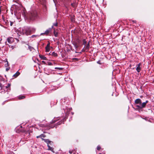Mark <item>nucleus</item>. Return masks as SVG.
Wrapping results in <instances>:
<instances>
[{
  "label": "nucleus",
  "instance_id": "f257e3e1",
  "mask_svg": "<svg viewBox=\"0 0 154 154\" xmlns=\"http://www.w3.org/2000/svg\"><path fill=\"white\" fill-rule=\"evenodd\" d=\"M26 10L24 8L21 6L16 7V9L14 11V14L18 19H20L21 17V14L24 17L26 16Z\"/></svg>",
  "mask_w": 154,
  "mask_h": 154
},
{
  "label": "nucleus",
  "instance_id": "f03ea898",
  "mask_svg": "<svg viewBox=\"0 0 154 154\" xmlns=\"http://www.w3.org/2000/svg\"><path fill=\"white\" fill-rule=\"evenodd\" d=\"M35 29L33 27H25L22 29V32L27 35L35 32Z\"/></svg>",
  "mask_w": 154,
  "mask_h": 154
},
{
  "label": "nucleus",
  "instance_id": "7ed1b4c3",
  "mask_svg": "<svg viewBox=\"0 0 154 154\" xmlns=\"http://www.w3.org/2000/svg\"><path fill=\"white\" fill-rule=\"evenodd\" d=\"M30 19L33 20L36 19L38 17L37 12L36 11H32L29 14Z\"/></svg>",
  "mask_w": 154,
  "mask_h": 154
},
{
  "label": "nucleus",
  "instance_id": "20e7f679",
  "mask_svg": "<svg viewBox=\"0 0 154 154\" xmlns=\"http://www.w3.org/2000/svg\"><path fill=\"white\" fill-rule=\"evenodd\" d=\"M51 28H49L47 29L45 32L41 33V35H48L49 33L51 32Z\"/></svg>",
  "mask_w": 154,
  "mask_h": 154
},
{
  "label": "nucleus",
  "instance_id": "39448f33",
  "mask_svg": "<svg viewBox=\"0 0 154 154\" xmlns=\"http://www.w3.org/2000/svg\"><path fill=\"white\" fill-rule=\"evenodd\" d=\"M45 52H48L50 51V43L49 42L45 48Z\"/></svg>",
  "mask_w": 154,
  "mask_h": 154
},
{
  "label": "nucleus",
  "instance_id": "423d86ee",
  "mask_svg": "<svg viewBox=\"0 0 154 154\" xmlns=\"http://www.w3.org/2000/svg\"><path fill=\"white\" fill-rule=\"evenodd\" d=\"M7 41L9 44H11L14 41V38L12 37H9L8 38Z\"/></svg>",
  "mask_w": 154,
  "mask_h": 154
},
{
  "label": "nucleus",
  "instance_id": "0eeeda50",
  "mask_svg": "<svg viewBox=\"0 0 154 154\" xmlns=\"http://www.w3.org/2000/svg\"><path fill=\"white\" fill-rule=\"evenodd\" d=\"M141 63H139L136 66V70L138 72H139L141 70Z\"/></svg>",
  "mask_w": 154,
  "mask_h": 154
},
{
  "label": "nucleus",
  "instance_id": "6e6552de",
  "mask_svg": "<svg viewBox=\"0 0 154 154\" xmlns=\"http://www.w3.org/2000/svg\"><path fill=\"white\" fill-rule=\"evenodd\" d=\"M148 100H146L145 102L143 103L141 105L140 107V109H142L146 105V104L148 103Z\"/></svg>",
  "mask_w": 154,
  "mask_h": 154
},
{
  "label": "nucleus",
  "instance_id": "1a4fd4ad",
  "mask_svg": "<svg viewBox=\"0 0 154 154\" xmlns=\"http://www.w3.org/2000/svg\"><path fill=\"white\" fill-rule=\"evenodd\" d=\"M134 102L136 104H139L140 105H141L142 103L141 100L140 99H136L135 100Z\"/></svg>",
  "mask_w": 154,
  "mask_h": 154
},
{
  "label": "nucleus",
  "instance_id": "9d476101",
  "mask_svg": "<svg viewBox=\"0 0 154 154\" xmlns=\"http://www.w3.org/2000/svg\"><path fill=\"white\" fill-rule=\"evenodd\" d=\"M40 58L42 60H47V58L44 56L42 55H39Z\"/></svg>",
  "mask_w": 154,
  "mask_h": 154
},
{
  "label": "nucleus",
  "instance_id": "9b49d317",
  "mask_svg": "<svg viewBox=\"0 0 154 154\" xmlns=\"http://www.w3.org/2000/svg\"><path fill=\"white\" fill-rule=\"evenodd\" d=\"M50 142V141H48V149L49 150H51V151H52V152H53V150H54V149L53 147H51L49 145V144H48V143H49Z\"/></svg>",
  "mask_w": 154,
  "mask_h": 154
},
{
  "label": "nucleus",
  "instance_id": "f8f14e48",
  "mask_svg": "<svg viewBox=\"0 0 154 154\" xmlns=\"http://www.w3.org/2000/svg\"><path fill=\"white\" fill-rule=\"evenodd\" d=\"M51 55L52 56H53L54 57H57L58 56V54H57L55 52H53L51 54Z\"/></svg>",
  "mask_w": 154,
  "mask_h": 154
},
{
  "label": "nucleus",
  "instance_id": "ddd939ff",
  "mask_svg": "<svg viewBox=\"0 0 154 154\" xmlns=\"http://www.w3.org/2000/svg\"><path fill=\"white\" fill-rule=\"evenodd\" d=\"M20 74V73L19 72L17 71L15 74L13 76L15 78H16Z\"/></svg>",
  "mask_w": 154,
  "mask_h": 154
},
{
  "label": "nucleus",
  "instance_id": "4468645a",
  "mask_svg": "<svg viewBox=\"0 0 154 154\" xmlns=\"http://www.w3.org/2000/svg\"><path fill=\"white\" fill-rule=\"evenodd\" d=\"M54 35L56 37H57L58 36V33L57 32H56L55 29H54Z\"/></svg>",
  "mask_w": 154,
  "mask_h": 154
},
{
  "label": "nucleus",
  "instance_id": "2eb2a0df",
  "mask_svg": "<svg viewBox=\"0 0 154 154\" xmlns=\"http://www.w3.org/2000/svg\"><path fill=\"white\" fill-rule=\"evenodd\" d=\"M83 44L85 45V49H86L87 48V46H86V40L84 39L83 40Z\"/></svg>",
  "mask_w": 154,
  "mask_h": 154
},
{
  "label": "nucleus",
  "instance_id": "dca6fc26",
  "mask_svg": "<svg viewBox=\"0 0 154 154\" xmlns=\"http://www.w3.org/2000/svg\"><path fill=\"white\" fill-rule=\"evenodd\" d=\"M71 5L74 8L77 5V4L75 2H73L71 4Z\"/></svg>",
  "mask_w": 154,
  "mask_h": 154
},
{
  "label": "nucleus",
  "instance_id": "f3484780",
  "mask_svg": "<svg viewBox=\"0 0 154 154\" xmlns=\"http://www.w3.org/2000/svg\"><path fill=\"white\" fill-rule=\"evenodd\" d=\"M57 120H58L59 119V118H54V119H53L52 121V122L54 123H55L56 121H57Z\"/></svg>",
  "mask_w": 154,
  "mask_h": 154
},
{
  "label": "nucleus",
  "instance_id": "a211bd4d",
  "mask_svg": "<svg viewBox=\"0 0 154 154\" xmlns=\"http://www.w3.org/2000/svg\"><path fill=\"white\" fill-rule=\"evenodd\" d=\"M25 97L24 96H19L18 98L19 99H22L24 98Z\"/></svg>",
  "mask_w": 154,
  "mask_h": 154
},
{
  "label": "nucleus",
  "instance_id": "6ab92c4d",
  "mask_svg": "<svg viewBox=\"0 0 154 154\" xmlns=\"http://www.w3.org/2000/svg\"><path fill=\"white\" fill-rule=\"evenodd\" d=\"M5 62L6 63L5 64V67H7L8 66H9L8 62L7 61H6Z\"/></svg>",
  "mask_w": 154,
  "mask_h": 154
},
{
  "label": "nucleus",
  "instance_id": "aec40b11",
  "mask_svg": "<svg viewBox=\"0 0 154 154\" xmlns=\"http://www.w3.org/2000/svg\"><path fill=\"white\" fill-rule=\"evenodd\" d=\"M55 69H58L59 70H61L63 69V68H60V67H55Z\"/></svg>",
  "mask_w": 154,
  "mask_h": 154
},
{
  "label": "nucleus",
  "instance_id": "412c9836",
  "mask_svg": "<svg viewBox=\"0 0 154 154\" xmlns=\"http://www.w3.org/2000/svg\"><path fill=\"white\" fill-rule=\"evenodd\" d=\"M41 138H42V137H45V135L44 134H41L40 135Z\"/></svg>",
  "mask_w": 154,
  "mask_h": 154
},
{
  "label": "nucleus",
  "instance_id": "4be33fe9",
  "mask_svg": "<svg viewBox=\"0 0 154 154\" xmlns=\"http://www.w3.org/2000/svg\"><path fill=\"white\" fill-rule=\"evenodd\" d=\"M28 48L30 50V51H32V49H33L32 47L30 46H28Z\"/></svg>",
  "mask_w": 154,
  "mask_h": 154
},
{
  "label": "nucleus",
  "instance_id": "5701e85b",
  "mask_svg": "<svg viewBox=\"0 0 154 154\" xmlns=\"http://www.w3.org/2000/svg\"><path fill=\"white\" fill-rule=\"evenodd\" d=\"M57 26V23H54L53 24V26H52V28H53V26Z\"/></svg>",
  "mask_w": 154,
  "mask_h": 154
},
{
  "label": "nucleus",
  "instance_id": "b1692460",
  "mask_svg": "<svg viewBox=\"0 0 154 154\" xmlns=\"http://www.w3.org/2000/svg\"><path fill=\"white\" fill-rule=\"evenodd\" d=\"M69 152L70 154H72V153L74 154L75 153V152L73 151L70 150L69 151Z\"/></svg>",
  "mask_w": 154,
  "mask_h": 154
},
{
  "label": "nucleus",
  "instance_id": "393cba45",
  "mask_svg": "<svg viewBox=\"0 0 154 154\" xmlns=\"http://www.w3.org/2000/svg\"><path fill=\"white\" fill-rule=\"evenodd\" d=\"M101 147L99 146H98L97 147V149L98 150H99L100 149Z\"/></svg>",
  "mask_w": 154,
  "mask_h": 154
},
{
  "label": "nucleus",
  "instance_id": "a878e982",
  "mask_svg": "<svg viewBox=\"0 0 154 154\" xmlns=\"http://www.w3.org/2000/svg\"><path fill=\"white\" fill-rule=\"evenodd\" d=\"M62 123V121H59L58 122H57V124H58V125H60V124H61Z\"/></svg>",
  "mask_w": 154,
  "mask_h": 154
},
{
  "label": "nucleus",
  "instance_id": "bb28decb",
  "mask_svg": "<svg viewBox=\"0 0 154 154\" xmlns=\"http://www.w3.org/2000/svg\"><path fill=\"white\" fill-rule=\"evenodd\" d=\"M10 26H12L13 24V22L10 21Z\"/></svg>",
  "mask_w": 154,
  "mask_h": 154
},
{
  "label": "nucleus",
  "instance_id": "cd10ccee",
  "mask_svg": "<svg viewBox=\"0 0 154 154\" xmlns=\"http://www.w3.org/2000/svg\"><path fill=\"white\" fill-rule=\"evenodd\" d=\"M48 65H52V64L51 63L49 62L48 63Z\"/></svg>",
  "mask_w": 154,
  "mask_h": 154
},
{
  "label": "nucleus",
  "instance_id": "c85d7f7f",
  "mask_svg": "<svg viewBox=\"0 0 154 154\" xmlns=\"http://www.w3.org/2000/svg\"><path fill=\"white\" fill-rule=\"evenodd\" d=\"M87 49H88V48H89V43H87Z\"/></svg>",
  "mask_w": 154,
  "mask_h": 154
},
{
  "label": "nucleus",
  "instance_id": "c756f323",
  "mask_svg": "<svg viewBox=\"0 0 154 154\" xmlns=\"http://www.w3.org/2000/svg\"><path fill=\"white\" fill-rule=\"evenodd\" d=\"M10 69V67H9V68H7L6 69V71H8Z\"/></svg>",
  "mask_w": 154,
  "mask_h": 154
},
{
  "label": "nucleus",
  "instance_id": "7c9ffc66",
  "mask_svg": "<svg viewBox=\"0 0 154 154\" xmlns=\"http://www.w3.org/2000/svg\"><path fill=\"white\" fill-rule=\"evenodd\" d=\"M36 138H41V137H40V135L38 136H37L36 137Z\"/></svg>",
  "mask_w": 154,
  "mask_h": 154
},
{
  "label": "nucleus",
  "instance_id": "2f4dec72",
  "mask_svg": "<svg viewBox=\"0 0 154 154\" xmlns=\"http://www.w3.org/2000/svg\"><path fill=\"white\" fill-rule=\"evenodd\" d=\"M97 63H98V64H101V63H100V61H98L97 62Z\"/></svg>",
  "mask_w": 154,
  "mask_h": 154
},
{
  "label": "nucleus",
  "instance_id": "473e14b6",
  "mask_svg": "<svg viewBox=\"0 0 154 154\" xmlns=\"http://www.w3.org/2000/svg\"><path fill=\"white\" fill-rule=\"evenodd\" d=\"M137 106V107H138V108H140V106H138V105H137V106Z\"/></svg>",
  "mask_w": 154,
  "mask_h": 154
},
{
  "label": "nucleus",
  "instance_id": "72a5a7b5",
  "mask_svg": "<svg viewBox=\"0 0 154 154\" xmlns=\"http://www.w3.org/2000/svg\"><path fill=\"white\" fill-rule=\"evenodd\" d=\"M42 62L43 63H44V64H45V61H42Z\"/></svg>",
  "mask_w": 154,
  "mask_h": 154
},
{
  "label": "nucleus",
  "instance_id": "f704fd0d",
  "mask_svg": "<svg viewBox=\"0 0 154 154\" xmlns=\"http://www.w3.org/2000/svg\"><path fill=\"white\" fill-rule=\"evenodd\" d=\"M1 8H2V7L1 6L0 8V14H1Z\"/></svg>",
  "mask_w": 154,
  "mask_h": 154
},
{
  "label": "nucleus",
  "instance_id": "c9c22d12",
  "mask_svg": "<svg viewBox=\"0 0 154 154\" xmlns=\"http://www.w3.org/2000/svg\"><path fill=\"white\" fill-rule=\"evenodd\" d=\"M8 87L6 86V88H8V87H9L10 86V85H9V84H8Z\"/></svg>",
  "mask_w": 154,
  "mask_h": 154
},
{
  "label": "nucleus",
  "instance_id": "e433bc0d",
  "mask_svg": "<svg viewBox=\"0 0 154 154\" xmlns=\"http://www.w3.org/2000/svg\"><path fill=\"white\" fill-rule=\"evenodd\" d=\"M72 109V108H69V111H70Z\"/></svg>",
  "mask_w": 154,
  "mask_h": 154
},
{
  "label": "nucleus",
  "instance_id": "4c0bfd02",
  "mask_svg": "<svg viewBox=\"0 0 154 154\" xmlns=\"http://www.w3.org/2000/svg\"><path fill=\"white\" fill-rule=\"evenodd\" d=\"M51 55V54H50V53H49V54H48V55Z\"/></svg>",
  "mask_w": 154,
  "mask_h": 154
},
{
  "label": "nucleus",
  "instance_id": "58836bf2",
  "mask_svg": "<svg viewBox=\"0 0 154 154\" xmlns=\"http://www.w3.org/2000/svg\"><path fill=\"white\" fill-rule=\"evenodd\" d=\"M71 113L72 114V115H73V114H74V113L73 112H71Z\"/></svg>",
  "mask_w": 154,
  "mask_h": 154
},
{
  "label": "nucleus",
  "instance_id": "ea45409f",
  "mask_svg": "<svg viewBox=\"0 0 154 154\" xmlns=\"http://www.w3.org/2000/svg\"><path fill=\"white\" fill-rule=\"evenodd\" d=\"M1 85H2L1 84V83H0V86H1Z\"/></svg>",
  "mask_w": 154,
  "mask_h": 154
},
{
  "label": "nucleus",
  "instance_id": "a19ab883",
  "mask_svg": "<svg viewBox=\"0 0 154 154\" xmlns=\"http://www.w3.org/2000/svg\"><path fill=\"white\" fill-rule=\"evenodd\" d=\"M135 22V21L134 20L133 21V22H134V23Z\"/></svg>",
  "mask_w": 154,
  "mask_h": 154
},
{
  "label": "nucleus",
  "instance_id": "79ce46f5",
  "mask_svg": "<svg viewBox=\"0 0 154 154\" xmlns=\"http://www.w3.org/2000/svg\"><path fill=\"white\" fill-rule=\"evenodd\" d=\"M99 154H102L101 153H99Z\"/></svg>",
  "mask_w": 154,
  "mask_h": 154
}]
</instances>
